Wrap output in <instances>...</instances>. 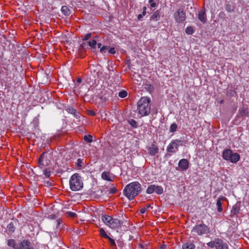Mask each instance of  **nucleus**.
<instances>
[{
    "label": "nucleus",
    "instance_id": "1",
    "mask_svg": "<svg viewBox=\"0 0 249 249\" xmlns=\"http://www.w3.org/2000/svg\"><path fill=\"white\" fill-rule=\"evenodd\" d=\"M141 191V184L137 181H134L125 187L124 194L129 200H132L140 193Z\"/></svg>",
    "mask_w": 249,
    "mask_h": 249
},
{
    "label": "nucleus",
    "instance_id": "2",
    "mask_svg": "<svg viewBox=\"0 0 249 249\" xmlns=\"http://www.w3.org/2000/svg\"><path fill=\"white\" fill-rule=\"evenodd\" d=\"M150 99L146 97H142L138 102V110L142 116H146L150 113Z\"/></svg>",
    "mask_w": 249,
    "mask_h": 249
},
{
    "label": "nucleus",
    "instance_id": "3",
    "mask_svg": "<svg viewBox=\"0 0 249 249\" xmlns=\"http://www.w3.org/2000/svg\"><path fill=\"white\" fill-rule=\"evenodd\" d=\"M83 186L81 176L77 173L72 175L70 179V189L73 191H77L81 189Z\"/></svg>",
    "mask_w": 249,
    "mask_h": 249
},
{
    "label": "nucleus",
    "instance_id": "4",
    "mask_svg": "<svg viewBox=\"0 0 249 249\" xmlns=\"http://www.w3.org/2000/svg\"><path fill=\"white\" fill-rule=\"evenodd\" d=\"M102 219L106 225L113 229H116L121 227V225L124 223V221H121L117 218H113L107 215H103Z\"/></svg>",
    "mask_w": 249,
    "mask_h": 249
},
{
    "label": "nucleus",
    "instance_id": "5",
    "mask_svg": "<svg viewBox=\"0 0 249 249\" xmlns=\"http://www.w3.org/2000/svg\"><path fill=\"white\" fill-rule=\"evenodd\" d=\"M222 158L232 163L237 162L240 159V155L237 153H233L230 149H226L222 152Z\"/></svg>",
    "mask_w": 249,
    "mask_h": 249
},
{
    "label": "nucleus",
    "instance_id": "6",
    "mask_svg": "<svg viewBox=\"0 0 249 249\" xmlns=\"http://www.w3.org/2000/svg\"><path fill=\"white\" fill-rule=\"evenodd\" d=\"M192 232L196 233L198 235H202L208 234L209 232V229L204 224L201 223L196 225L193 229Z\"/></svg>",
    "mask_w": 249,
    "mask_h": 249
},
{
    "label": "nucleus",
    "instance_id": "7",
    "mask_svg": "<svg viewBox=\"0 0 249 249\" xmlns=\"http://www.w3.org/2000/svg\"><path fill=\"white\" fill-rule=\"evenodd\" d=\"M176 21L178 23H181L185 19V13L181 9H178L174 14Z\"/></svg>",
    "mask_w": 249,
    "mask_h": 249
},
{
    "label": "nucleus",
    "instance_id": "8",
    "mask_svg": "<svg viewBox=\"0 0 249 249\" xmlns=\"http://www.w3.org/2000/svg\"><path fill=\"white\" fill-rule=\"evenodd\" d=\"M180 141L178 140L172 141L169 144L167 148V151L170 153H175L178 150L179 144L177 143L178 142H180Z\"/></svg>",
    "mask_w": 249,
    "mask_h": 249
},
{
    "label": "nucleus",
    "instance_id": "9",
    "mask_svg": "<svg viewBox=\"0 0 249 249\" xmlns=\"http://www.w3.org/2000/svg\"><path fill=\"white\" fill-rule=\"evenodd\" d=\"M147 150L151 156H155L159 152V149L156 145L152 144L148 148Z\"/></svg>",
    "mask_w": 249,
    "mask_h": 249
},
{
    "label": "nucleus",
    "instance_id": "10",
    "mask_svg": "<svg viewBox=\"0 0 249 249\" xmlns=\"http://www.w3.org/2000/svg\"><path fill=\"white\" fill-rule=\"evenodd\" d=\"M18 221L17 220H14L13 221L11 222L7 227V232L9 234H12L14 232Z\"/></svg>",
    "mask_w": 249,
    "mask_h": 249
},
{
    "label": "nucleus",
    "instance_id": "11",
    "mask_svg": "<svg viewBox=\"0 0 249 249\" xmlns=\"http://www.w3.org/2000/svg\"><path fill=\"white\" fill-rule=\"evenodd\" d=\"M241 202L237 201L233 206L231 210V214L232 215H236L239 213L240 210Z\"/></svg>",
    "mask_w": 249,
    "mask_h": 249
},
{
    "label": "nucleus",
    "instance_id": "12",
    "mask_svg": "<svg viewBox=\"0 0 249 249\" xmlns=\"http://www.w3.org/2000/svg\"><path fill=\"white\" fill-rule=\"evenodd\" d=\"M178 166L182 170H186L188 167L189 162L186 159H183L179 160Z\"/></svg>",
    "mask_w": 249,
    "mask_h": 249
},
{
    "label": "nucleus",
    "instance_id": "13",
    "mask_svg": "<svg viewBox=\"0 0 249 249\" xmlns=\"http://www.w3.org/2000/svg\"><path fill=\"white\" fill-rule=\"evenodd\" d=\"M31 242L27 240H23L21 242L18 244V246L15 249H26V248L29 247Z\"/></svg>",
    "mask_w": 249,
    "mask_h": 249
},
{
    "label": "nucleus",
    "instance_id": "14",
    "mask_svg": "<svg viewBox=\"0 0 249 249\" xmlns=\"http://www.w3.org/2000/svg\"><path fill=\"white\" fill-rule=\"evenodd\" d=\"M216 249H229L228 245L226 243L219 239L216 245Z\"/></svg>",
    "mask_w": 249,
    "mask_h": 249
},
{
    "label": "nucleus",
    "instance_id": "15",
    "mask_svg": "<svg viewBox=\"0 0 249 249\" xmlns=\"http://www.w3.org/2000/svg\"><path fill=\"white\" fill-rule=\"evenodd\" d=\"M161 12L160 10L154 12L150 17V20L158 21L160 19Z\"/></svg>",
    "mask_w": 249,
    "mask_h": 249
},
{
    "label": "nucleus",
    "instance_id": "16",
    "mask_svg": "<svg viewBox=\"0 0 249 249\" xmlns=\"http://www.w3.org/2000/svg\"><path fill=\"white\" fill-rule=\"evenodd\" d=\"M198 18L199 20L202 23H206L207 20V17L205 10L200 11L199 12L198 14Z\"/></svg>",
    "mask_w": 249,
    "mask_h": 249
},
{
    "label": "nucleus",
    "instance_id": "17",
    "mask_svg": "<svg viewBox=\"0 0 249 249\" xmlns=\"http://www.w3.org/2000/svg\"><path fill=\"white\" fill-rule=\"evenodd\" d=\"M226 198L224 196H220L218 198L216 202V205L217 207V211L219 212H221L223 210L221 201L226 200Z\"/></svg>",
    "mask_w": 249,
    "mask_h": 249
},
{
    "label": "nucleus",
    "instance_id": "18",
    "mask_svg": "<svg viewBox=\"0 0 249 249\" xmlns=\"http://www.w3.org/2000/svg\"><path fill=\"white\" fill-rule=\"evenodd\" d=\"M235 6L233 4H230L229 3L225 4V9L229 13H232L234 11Z\"/></svg>",
    "mask_w": 249,
    "mask_h": 249
},
{
    "label": "nucleus",
    "instance_id": "19",
    "mask_svg": "<svg viewBox=\"0 0 249 249\" xmlns=\"http://www.w3.org/2000/svg\"><path fill=\"white\" fill-rule=\"evenodd\" d=\"M7 245L8 246L12 247L13 249H15L18 246V244L16 243V241L14 239L8 240Z\"/></svg>",
    "mask_w": 249,
    "mask_h": 249
},
{
    "label": "nucleus",
    "instance_id": "20",
    "mask_svg": "<svg viewBox=\"0 0 249 249\" xmlns=\"http://www.w3.org/2000/svg\"><path fill=\"white\" fill-rule=\"evenodd\" d=\"M109 175L110 174L109 172L105 171L102 173L101 176L103 179L111 181H112V179Z\"/></svg>",
    "mask_w": 249,
    "mask_h": 249
},
{
    "label": "nucleus",
    "instance_id": "21",
    "mask_svg": "<svg viewBox=\"0 0 249 249\" xmlns=\"http://www.w3.org/2000/svg\"><path fill=\"white\" fill-rule=\"evenodd\" d=\"M61 12L65 16H69L71 14L69 8L67 6L65 5L62 6Z\"/></svg>",
    "mask_w": 249,
    "mask_h": 249
},
{
    "label": "nucleus",
    "instance_id": "22",
    "mask_svg": "<svg viewBox=\"0 0 249 249\" xmlns=\"http://www.w3.org/2000/svg\"><path fill=\"white\" fill-rule=\"evenodd\" d=\"M67 111L69 113L73 114L75 117H79V113L77 112L76 110L71 107H69L67 108Z\"/></svg>",
    "mask_w": 249,
    "mask_h": 249
},
{
    "label": "nucleus",
    "instance_id": "23",
    "mask_svg": "<svg viewBox=\"0 0 249 249\" xmlns=\"http://www.w3.org/2000/svg\"><path fill=\"white\" fill-rule=\"evenodd\" d=\"M196 246L194 244L191 243H186L183 245L182 247V249H195Z\"/></svg>",
    "mask_w": 249,
    "mask_h": 249
},
{
    "label": "nucleus",
    "instance_id": "24",
    "mask_svg": "<svg viewBox=\"0 0 249 249\" xmlns=\"http://www.w3.org/2000/svg\"><path fill=\"white\" fill-rule=\"evenodd\" d=\"M45 153H43L40 157H39L38 160V164H39V166L40 167V168H42L44 165L43 163V160H44V157H45Z\"/></svg>",
    "mask_w": 249,
    "mask_h": 249
},
{
    "label": "nucleus",
    "instance_id": "25",
    "mask_svg": "<svg viewBox=\"0 0 249 249\" xmlns=\"http://www.w3.org/2000/svg\"><path fill=\"white\" fill-rule=\"evenodd\" d=\"M219 238H216L213 241L208 242L207 244L208 247L213 248V247L216 248V245L218 243V240H219Z\"/></svg>",
    "mask_w": 249,
    "mask_h": 249
},
{
    "label": "nucleus",
    "instance_id": "26",
    "mask_svg": "<svg viewBox=\"0 0 249 249\" xmlns=\"http://www.w3.org/2000/svg\"><path fill=\"white\" fill-rule=\"evenodd\" d=\"M155 185L154 184L149 185L146 190V193L148 194H151L155 192Z\"/></svg>",
    "mask_w": 249,
    "mask_h": 249
},
{
    "label": "nucleus",
    "instance_id": "27",
    "mask_svg": "<svg viewBox=\"0 0 249 249\" xmlns=\"http://www.w3.org/2000/svg\"><path fill=\"white\" fill-rule=\"evenodd\" d=\"M156 194L158 195H161L163 193V188L160 186H156L155 188V192Z\"/></svg>",
    "mask_w": 249,
    "mask_h": 249
},
{
    "label": "nucleus",
    "instance_id": "28",
    "mask_svg": "<svg viewBox=\"0 0 249 249\" xmlns=\"http://www.w3.org/2000/svg\"><path fill=\"white\" fill-rule=\"evenodd\" d=\"M108 239L110 246H111L112 248L113 249H117L116 248V244L115 243V242L114 240L111 238H110L109 236L107 238Z\"/></svg>",
    "mask_w": 249,
    "mask_h": 249
},
{
    "label": "nucleus",
    "instance_id": "29",
    "mask_svg": "<svg viewBox=\"0 0 249 249\" xmlns=\"http://www.w3.org/2000/svg\"><path fill=\"white\" fill-rule=\"evenodd\" d=\"M240 115L243 117L249 116L248 112L247 111V109L245 107L242 108L240 110Z\"/></svg>",
    "mask_w": 249,
    "mask_h": 249
},
{
    "label": "nucleus",
    "instance_id": "30",
    "mask_svg": "<svg viewBox=\"0 0 249 249\" xmlns=\"http://www.w3.org/2000/svg\"><path fill=\"white\" fill-rule=\"evenodd\" d=\"M88 45L93 49L96 48V45H97V41L95 39H93L92 41L88 42Z\"/></svg>",
    "mask_w": 249,
    "mask_h": 249
},
{
    "label": "nucleus",
    "instance_id": "31",
    "mask_svg": "<svg viewBox=\"0 0 249 249\" xmlns=\"http://www.w3.org/2000/svg\"><path fill=\"white\" fill-rule=\"evenodd\" d=\"M84 139L88 142H92V136L91 135H85Z\"/></svg>",
    "mask_w": 249,
    "mask_h": 249
},
{
    "label": "nucleus",
    "instance_id": "32",
    "mask_svg": "<svg viewBox=\"0 0 249 249\" xmlns=\"http://www.w3.org/2000/svg\"><path fill=\"white\" fill-rule=\"evenodd\" d=\"M118 95L122 98H125L127 95V92L126 90H122L119 92Z\"/></svg>",
    "mask_w": 249,
    "mask_h": 249
},
{
    "label": "nucleus",
    "instance_id": "33",
    "mask_svg": "<svg viewBox=\"0 0 249 249\" xmlns=\"http://www.w3.org/2000/svg\"><path fill=\"white\" fill-rule=\"evenodd\" d=\"M100 234L102 237L107 239L108 237V236L106 232H105V230L102 228H101L100 229Z\"/></svg>",
    "mask_w": 249,
    "mask_h": 249
},
{
    "label": "nucleus",
    "instance_id": "34",
    "mask_svg": "<svg viewBox=\"0 0 249 249\" xmlns=\"http://www.w3.org/2000/svg\"><path fill=\"white\" fill-rule=\"evenodd\" d=\"M177 124L176 123L172 124L170 127V131L171 132H174L176 131L177 128Z\"/></svg>",
    "mask_w": 249,
    "mask_h": 249
},
{
    "label": "nucleus",
    "instance_id": "35",
    "mask_svg": "<svg viewBox=\"0 0 249 249\" xmlns=\"http://www.w3.org/2000/svg\"><path fill=\"white\" fill-rule=\"evenodd\" d=\"M128 122L132 127L135 128L137 127V123L135 120L133 119H130L128 121Z\"/></svg>",
    "mask_w": 249,
    "mask_h": 249
},
{
    "label": "nucleus",
    "instance_id": "36",
    "mask_svg": "<svg viewBox=\"0 0 249 249\" xmlns=\"http://www.w3.org/2000/svg\"><path fill=\"white\" fill-rule=\"evenodd\" d=\"M185 32L188 35H192L194 32V30L192 27H188L186 28Z\"/></svg>",
    "mask_w": 249,
    "mask_h": 249
},
{
    "label": "nucleus",
    "instance_id": "37",
    "mask_svg": "<svg viewBox=\"0 0 249 249\" xmlns=\"http://www.w3.org/2000/svg\"><path fill=\"white\" fill-rule=\"evenodd\" d=\"M87 48V44L86 43H82L79 48L80 52H82L83 50H84Z\"/></svg>",
    "mask_w": 249,
    "mask_h": 249
},
{
    "label": "nucleus",
    "instance_id": "38",
    "mask_svg": "<svg viewBox=\"0 0 249 249\" xmlns=\"http://www.w3.org/2000/svg\"><path fill=\"white\" fill-rule=\"evenodd\" d=\"M43 173H44V175L46 177L49 178L50 177L51 171L49 170H48V169L46 168V169H44Z\"/></svg>",
    "mask_w": 249,
    "mask_h": 249
},
{
    "label": "nucleus",
    "instance_id": "39",
    "mask_svg": "<svg viewBox=\"0 0 249 249\" xmlns=\"http://www.w3.org/2000/svg\"><path fill=\"white\" fill-rule=\"evenodd\" d=\"M108 46H102L101 48L100 52L101 53H106V51L108 50Z\"/></svg>",
    "mask_w": 249,
    "mask_h": 249
},
{
    "label": "nucleus",
    "instance_id": "40",
    "mask_svg": "<svg viewBox=\"0 0 249 249\" xmlns=\"http://www.w3.org/2000/svg\"><path fill=\"white\" fill-rule=\"evenodd\" d=\"M91 33H88L86 34L83 38V40H88L89 38L91 37Z\"/></svg>",
    "mask_w": 249,
    "mask_h": 249
},
{
    "label": "nucleus",
    "instance_id": "41",
    "mask_svg": "<svg viewBox=\"0 0 249 249\" xmlns=\"http://www.w3.org/2000/svg\"><path fill=\"white\" fill-rule=\"evenodd\" d=\"M149 3L150 4L151 7H155L156 6V3L154 0H149Z\"/></svg>",
    "mask_w": 249,
    "mask_h": 249
},
{
    "label": "nucleus",
    "instance_id": "42",
    "mask_svg": "<svg viewBox=\"0 0 249 249\" xmlns=\"http://www.w3.org/2000/svg\"><path fill=\"white\" fill-rule=\"evenodd\" d=\"M108 53L110 54H114L116 53L114 48H108Z\"/></svg>",
    "mask_w": 249,
    "mask_h": 249
},
{
    "label": "nucleus",
    "instance_id": "43",
    "mask_svg": "<svg viewBox=\"0 0 249 249\" xmlns=\"http://www.w3.org/2000/svg\"><path fill=\"white\" fill-rule=\"evenodd\" d=\"M44 185L47 187H50L52 186V183L50 181H44Z\"/></svg>",
    "mask_w": 249,
    "mask_h": 249
},
{
    "label": "nucleus",
    "instance_id": "44",
    "mask_svg": "<svg viewBox=\"0 0 249 249\" xmlns=\"http://www.w3.org/2000/svg\"><path fill=\"white\" fill-rule=\"evenodd\" d=\"M69 215L71 217H74L76 216V213L73 212H69L68 213Z\"/></svg>",
    "mask_w": 249,
    "mask_h": 249
},
{
    "label": "nucleus",
    "instance_id": "45",
    "mask_svg": "<svg viewBox=\"0 0 249 249\" xmlns=\"http://www.w3.org/2000/svg\"><path fill=\"white\" fill-rule=\"evenodd\" d=\"M82 162V160L80 159H78L77 160V166L81 167L82 166V165H81Z\"/></svg>",
    "mask_w": 249,
    "mask_h": 249
},
{
    "label": "nucleus",
    "instance_id": "46",
    "mask_svg": "<svg viewBox=\"0 0 249 249\" xmlns=\"http://www.w3.org/2000/svg\"><path fill=\"white\" fill-rule=\"evenodd\" d=\"M117 192V190L115 188L111 189L110 190V193L112 194H115Z\"/></svg>",
    "mask_w": 249,
    "mask_h": 249
},
{
    "label": "nucleus",
    "instance_id": "47",
    "mask_svg": "<svg viewBox=\"0 0 249 249\" xmlns=\"http://www.w3.org/2000/svg\"><path fill=\"white\" fill-rule=\"evenodd\" d=\"M146 7H143V11H142V15L144 16V15H145L146 14Z\"/></svg>",
    "mask_w": 249,
    "mask_h": 249
},
{
    "label": "nucleus",
    "instance_id": "48",
    "mask_svg": "<svg viewBox=\"0 0 249 249\" xmlns=\"http://www.w3.org/2000/svg\"><path fill=\"white\" fill-rule=\"evenodd\" d=\"M146 210V208H143L140 210V213H144L145 212Z\"/></svg>",
    "mask_w": 249,
    "mask_h": 249
},
{
    "label": "nucleus",
    "instance_id": "49",
    "mask_svg": "<svg viewBox=\"0 0 249 249\" xmlns=\"http://www.w3.org/2000/svg\"><path fill=\"white\" fill-rule=\"evenodd\" d=\"M117 244H118V246L119 247H121V248L122 247L123 245L124 244V243L122 242H121V241L117 242Z\"/></svg>",
    "mask_w": 249,
    "mask_h": 249
},
{
    "label": "nucleus",
    "instance_id": "50",
    "mask_svg": "<svg viewBox=\"0 0 249 249\" xmlns=\"http://www.w3.org/2000/svg\"><path fill=\"white\" fill-rule=\"evenodd\" d=\"M143 15L142 14H140L138 16V20H142V18L143 17Z\"/></svg>",
    "mask_w": 249,
    "mask_h": 249
},
{
    "label": "nucleus",
    "instance_id": "51",
    "mask_svg": "<svg viewBox=\"0 0 249 249\" xmlns=\"http://www.w3.org/2000/svg\"><path fill=\"white\" fill-rule=\"evenodd\" d=\"M77 83L80 84L82 82V79L80 78H78L76 80Z\"/></svg>",
    "mask_w": 249,
    "mask_h": 249
},
{
    "label": "nucleus",
    "instance_id": "52",
    "mask_svg": "<svg viewBox=\"0 0 249 249\" xmlns=\"http://www.w3.org/2000/svg\"><path fill=\"white\" fill-rule=\"evenodd\" d=\"M26 249H34L33 247H31V244H29V247L26 248Z\"/></svg>",
    "mask_w": 249,
    "mask_h": 249
},
{
    "label": "nucleus",
    "instance_id": "53",
    "mask_svg": "<svg viewBox=\"0 0 249 249\" xmlns=\"http://www.w3.org/2000/svg\"><path fill=\"white\" fill-rule=\"evenodd\" d=\"M97 46H98V48H100V49H101V48L102 47H101V46H102V44H101V43H98L97 44Z\"/></svg>",
    "mask_w": 249,
    "mask_h": 249
},
{
    "label": "nucleus",
    "instance_id": "54",
    "mask_svg": "<svg viewBox=\"0 0 249 249\" xmlns=\"http://www.w3.org/2000/svg\"><path fill=\"white\" fill-rule=\"evenodd\" d=\"M231 94L232 96H234V94H236L235 91H231Z\"/></svg>",
    "mask_w": 249,
    "mask_h": 249
},
{
    "label": "nucleus",
    "instance_id": "55",
    "mask_svg": "<svg viewBox=\"0 0 249 249\" xmlns=\"http://www.w3.org/2000/svg\"><path fill=\"white\" fill-rule=\"evenodd\" d=\"M150 204H147L145 208L147 209L150 208Z\"/></svg>",
    "mask_w": 249,
    "mask_h": 249
},
{
    "label": "nucleus",
    "instance_id": "56",
    "mask_svg": "<svg viewBox=\"0 0 249 249\" xmlns=\"http://www.w3.org/2000/svg\"><path fill=\"white\" fill-rule=\"evenodd\" d=\"M162 249L165 248V245H162L161 247Z\"/></svg>",
    "mask_w": 249,
    "mask_h": 249
},
{
    "label": "nucleus",
    "instance_id": "57",
    "mask_svg": "<svg viewBox=\"0 0 249 249\" xmlns=\"http://www.w3.org/2000/svg\"><path fill=\"white\" fill-rule=\"evenodd\" d=\"M57 225H58L59 224V222L57 221Z\"/></svg>",
    "mask_w": 249,
    "mask_h": 249
}]
</instances>
